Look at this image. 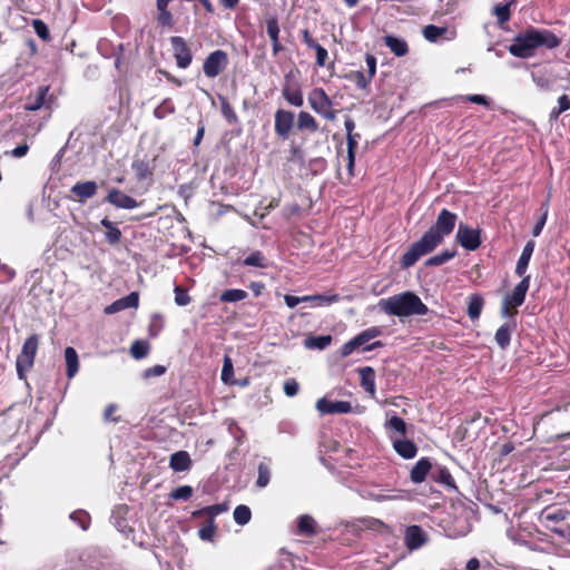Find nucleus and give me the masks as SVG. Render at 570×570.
<instances>
[{
	"instance_id": "obj_54",
	"label": "nucleus",
	"mask_w": 570,
	"mask_h": 570,
	"mask_svg": "<svg viewBox=\"0 0 570 570\" xmlns=\"http://www.w3.org/2000/svg\"><path fill=\"white\" fill-rule=\"evenodd\" d=\"M70 519L78 522L82 530H87L90 523V517L86 511H75L71 513Z\"/></svg>"
},
{
	"instance_id": "obj_60",
	"label": "nucleus",
	"mask_w": 570,
	"mask_h": 570,
	"mask_svg": "<svg viewBox=\"0 0 570 570\" xmlns=\"http://www.w3.org/2000/svg\"><path fill=\"white\" fill-rule=\"evenodd\" d=\"M166 367L164 365H155L150 368H147L141 373L142 379L148 380L151 377H157L164 375L166 373Z\"/></svg>"
},
{
	"instance_id": "obj_45",
	"label": "nucleus",
	"mask_w": 570,
	"mask_h": 570,
	"mask_svg": "<svg viewBox=\"0 0 570 570\" xmlns=\"http://www.w3.org/2000/svg\"><path fill=\"white\" fill-rule=\"evenodd\" d=\"M346 79H350L353 82H355L357 88L362 89V90L366 89V87L368 86V83L372 80L371 77H365V75L360 70L352 71L351 73L346 75Z\"/></svg>"
},
{
	"instance_id": "obj_8",
	"label": "nucleus",
	"mask_w": 570,
	"mask_h": 570,
	"mask_svg": "<svg viewBox=\"0 0 570 570\" xmlns=\"http://www.w3.org/2000/svg\"><path fill=\"white\" fill-rule=\"evenodd\" d=\"M228 65V55L222 50L217 49L213 52H209L203 63V71L206 78L214 79L216 78Z\"/></svg>"
},
{
	"instance_id": "obj_32",
	"label": "nucleus",
	"mask_w": 570,
	"mask_h": 570,
	"mask_svg": "<svg viewBox=\"0 0 570 570\" xmlns=\"http://www.w3.org/2000/svg\"><path fill=\"white\" fill-rule=\"evenodd\" d=\"M360 135L346 136L347 146V169L350 174H353V166H355V153L358 146Z\"/></svg>"
},
{
	"instance_id": "obj_24",
	"label": "nucleus",
	"mask_w": 570,
	"mask_h": 570,
	"mask_svg": "<svg viewBox=\"0 0 570 570\" xmlns=\"http://www.w3.org/2000/svg\"><path fill=\"white\" fill-rule=\"evenodd\" d=\"M361 376V386L365 392L370 393L372 397H374L376 387H375V372L372 367L365 366L358 370Z\"/></svg>"
},
{
	"instance_id": "obj_20",
	"label": "nucleus",
	"mask_w": 570,
	"mask_h": 570,
	"mask_svg": "<svg viewBox=\"0 0 570 570\" xmlns=\"http://www.w3.org/2000/svg\"><path fill=\"white\" fill-rule=\"evenodd\" d=\"M393 449L404 460H412L417 454V445L410 440L392 439Z\"/></svg>"
},
{
	"instance_id": "obj_40",
	"label": "nucleus",
	"mask_w": 570,
	"mask_h": 570,
	"mask_svg": "<svg viewBox=\"0 0 570 570\" xmlns=\"http://www.w3.org/2000/svg\"><path fill=\"white\" fill-rule=\"evenodd\" d=\"M456 255L455 250H443L432 257H429L425 262L426 266H441L451 261Z\"/></svg>"
},
{
	"instance_id": "obj_52",
	"label": "nucleus",
	"mask_w": 570,
	"mask_h": 570,
	"mask_svg": "<svg viewBox=\"0 0 570 570\" xmlns=\"http://www.w3.org/2000/svg\"><path fill=\"white\" fill-rule=\"evenodd\" d=\"M269 469L265 463L258 465V479H256V485L259 488H266L269 482Z\"/></svg>"
},
{
	"instance_id": "obj_19",
	"label": "nucleus",
	"mask_w": 570,
	"mask_h": 570,
	"mask_svg": "<svg viewBox=\"0 0 570 570\" xmlns=\"http://www.w3.org/2000/svg\"><path fill=\"white\" fill-rule=\"evenodd\" d=\"M534 246H535V243L532 239L528 240L525 246H523L522 252L517 262V267H515V274L519 277L527 276L525 275L527 268H529V264H530L531 257L533 255Z\"/></svg>"
},
{
	"instance_id": "obj_41",
	"label": "nucleus",
	"mask_w": 570,
	"mask_h": 570,
	"mask_svg": "<svg viewBox=\"0 0 570 570\" xmlns=\"http://www.w3.org/2000/svg\"><path fill=\"white\" fill-rule=\"evenodd\" d=\"M175 112V106L171 101V99L166 98L160 102L159 106H157L154 110V116L156 119H165L168 115H171Z\"/></svg>"
},
{
	"instance_id": "obj_51",
	"label": "nucleus",
	"mask_w": 570,
	"mask_h": 570,
	"mask_svg": "<svg viewBox=\"0 0 570 570\" xmlns=\"http://www.w3.org/2000/svg\"><path fill=\"white\" fill-rule=\"evenodd\" d=\"M31 26L35 33L39 36L41 40L48 41L50 39L48 27L43 20H32Z\"/></svg>"
},
{
	"instance_id": "obj_23",
	"label": "nucleus",
	"mask_w": 570,
	"mask_h": 570,
	"mask_svg": "<svg viewBox=\"0 0 570 570\" xmlns=\"http://www.w3.org/2000/svg\"><path fill=\"white\" fill-rule=\"evenodd\" d=\"M515 327V322H508L498 328L495 342L502 350H505L511 344V337Z\"/></svg>"
},
{
	"instance_id": "obj_2",
	"label": "nucleus",
	"mask_w": 570,
	"mask_h": 570,
	"mask_svg": "<svg viewBox=\"0 0 570 570\" xmlns=\"http://www.w3.org/2000/svg\"><path fill=\"white\" fill-rule=\"evenodd\" d=\"M561 45V39L549 30L531 28L514 37L508 50L518 58L528 59L534 55V50L543 47L552 50Z\"/></svg>"
},
{
	"instance_id": "obj_17",
	"label": "nucleus",
	"mask_w": 570,
	"mask_h": 570,
	"mask_svg": "<svg viewBox=\"0 0 570 570\" xmlns=\"http://www.w3.org/2000/svg\"><path fill=\"white\" fill-rule=\"evenodd\" d=\"M530 276H523L521 282L517 284L511 295H507L503 299L511 303L513 307L522 305L527 298V292L530 287Z\"/></svg>"
},
{
	"instance_id": "obj_39",
	"label": "nucleus",
	"mask_w": 570,
	"mask_h": 570,
	"mask_svg": "<svg viewBox=\"0 0 570 570\" xmlns=\"http://www.w3.org/2000/svg\"><path fill=\"white\" fill-rule=\"evenodd\" d=\"M332 342L330 335L312 336L305 341V346L311 350H325Z\"/></svg>"
},
{
	"instance_id": "obj_6",
	"label": "nucleus",
	"mask_w": 570,
	"mask_h": 570,
	"mask_svg": "<svg viewBox=\"0 0 570 570\" xmlns=\"http://www.w3.org/2000/svg\"><path fill=\"white\" fill-rule=\"evenodd\" d=\"M455 239L464 249L474 252L479 249L482 244L481 229L460 223L458 225Z\"/></svg>"
},
{
	"instance_id": "obj_16",
	"label": "nucleus",
	"mask_w": 570,
	"mask_h": 570,
	"mask_svg": "<svg viewBox=\"0 0 570 570\" xmlns=\"http://www.w3.org/2000/svg\"><path fill=\"white\" fill-rule=\"evenodd\" d=\"M97 193V184L94 180L86 181H77L71 187V197L79 202H86L88 198H91Z\"/></svg>"
},
{
	"instance_id": "obj_46",
	"label": "nucleus",
	"mask_w": 570,
	"mask_h": 570,
	"mask_svg": "<svg viewBox=\"0 0 570 570\" xmlns=\"http://www.w3.org/2000/svg\"><path fill=\"white\" fill-rule=\"evenodd\" d=\"M129 352H131L132 357L142 358L148 355L149 344L146 341H136L132 343Z\"/></svg>"
},
{
	"instance_id": "obj_14",
	"label": "nucleus",
	"mask_w": 570,
	"mask_h": 570,
	"mask_svg": "<svg viewBox=\"0 0 570 570\" xmlns=\"http://www.w3.org/2000/svg\"><path fill=\"white\" fill-rule=\"evenodd\" d=\"M455 30L446 27H438L435 24H428L423 28V36L429 42H438L440 39L452 40L455 38Z\"/></svg>"
},
{
	"instance_id": "obj_12",
	"label": "nucleus",
	"mask_w": 570,
	"mask_h": 570,
	"mask_svg": "<svg viewBox=\"0 0 570 570\" xmlns=\"http://www.w3.org/2000/svg\"><path fill=\"white\" fill-rule=\"evenodd\" d=\"M315 406L318 413L323 415L347 414L353 410L348 401H328L325 397L316 401Z\"/></svg>"
},
{
	"instance_id": "obj_36",
	"label": "nucleus",
	"mask_w": 570,
	"mask_h": 570,
	"mask_svg": "<svg viewBox=\"0 0 570 570\" xmlns=\"http://www.w3.org/2000/svg\"><path fill=\"white\" fill-rule=\"evenodd\" d=\"M233 518L239 525H245L250 521L252 512L248 505L238 504L234 509Z\"/></svg>"
},
{
	"instance_id": "obj_3",
	"label": "nucleus",
	"mask_w": 570,
	"mask_h": 570,
	"mask_svg": "<svg viewBox=\"0 0 570 570\" xmlns=\"http://www.w3.org/2000/svg\"><path fill=\"white\" fill-rule=\"evenodd\" d=\"M377 305L382 313L397 317L425 315L429 312L422 299L412 292L381 298Z\"/></svg>"
},
{
	"instance_id": "obj_53",
	"label": "nucleus",
	"mask_w": 570,
	"mask_h": 570,
	"mask_svg": "<svg viewBox=\"0 0 570 570\" xmlns=\"http://www.w3.org/2000/svg\"><path fill=\"white\" fill-rule=\"evenodd\" d=\"M266 33L271 40H276L279 38V24L277 18H267Z\"/></svg>"
},
{
	"instance_id": "obj_47",
	"label": "nucleus",
	"mask_w": 570,
	"mask_h": 570,
	"mask_svg": "<svg viewBox=\"0 0 570 570\" xmlns=\"http://www.w3.org/2000/svg\"><path fill=\"white\" fill-rule=\"evenodd\" d=\"M541 210H543V213H541V216L539 217L537 224L533 226V229H532V235L534 237H538L541 234V230L544 228V226L547 224L548 213H549L548 202H546L544 204L541 205Z\"/></svg>"
},
{
	"instance_id": "obj_21",
	"label": "nucleus",
	"mask_w": 570,
	"mask_h": 570,
	"mask_svg": "<svg viewBox=\"0 0 570 570\" xmlns=\"http://www.w3.org/2000/svg\"><path fill=\"white\" fill-rule=\"evenodd\" d=\"M432 471L433 466L431 465L430 460L422 458L413 465L410 472V479L413 483H422L425 480L426 474H431Z\"/></svg>"
},
{
	"instance_id": "obj_15",
	"label": "nucleus",
	"mask_w": 570,
	"mask_h": 570,
	"mask_svg": "<svg viewBox=\"0 0 570 570\" xmlns=\"http://www.w3.org/2000/svg\"><path fill=\"white\" fill-rule=\"evenodd\" d=\"M381 334L380 327H367L364 331H362L357 336L353 337L352 340L355 341L358 346H363V352H370L373 351L380 346H382L381 341H374L371 344H366L370 341L374 340Z\"/></svg>"
},
{
	"instance_id": "obj_56",
	"label": "nucleus",
	"mask_w": 570,
	"mask_h": 570,
	"mask_svg": "<svg viewBox=\"0 0 570 570\" xmlns=\"http://www.w3.org/2000/svg\"><path fill=\"white\" fill-rule=\"evenodd\" d=\"M453 101H455V102L470 101L475 105L488 106V100H487L485 96L479 95V94L468 95V96H458L456 98L453 99Z\"/></svg>"
},
{
	"instance_id": "obj_55",
	"label": "nucleus",
	"mask_w": 570,
	"mask_h": 570,
	"mask_svg": "<svg viewBox=\"0 0 570 570\" xmlns=\"http://www.w3.org/2000/svg\"><path fill=\"white\" fill-rule=\"evenodd\" d=\"M174 294H175V303H176V305H178V306H186L187 304H189L190 298H189V296L187 294V291L184 289L181 286L175 285Z\"/></svg>"
},
{
	"instance_id": "obj_48",
	"label": "nucleus",
	"mask_w": 570,
	"mask_h": 570,
	"mask_svg": "<svg viewBox=\"0 0 570 570\" xmlns=\"http://www.w3.org/2000/svg\"><path fill=\"white\" fill-rule=\"evenodd\" d=\"M233 374H234L233 361L230 357L224 356L223 367H222V373H220L222 382L225 384L230 383Z\"/></svg>"
},
{
	"instance_id": "obj_4",
	"label": "nucleus",
	"mask_w": 570,
	"mask_h": 570,
	"mask_svg": "<svg viewBox=\"0 0 570 570\" xmlns=\"http://www.w3.org/2000/svg\"><path fill=\"white\" fill-rule=\"evenodd\" d=\"M58 107V98L55 94L50 92L49 86H38L28 94L24 100L23 108L28 111H36L45 109L47 118L50 117L51 111Z\"/></svg>"
},
{
	"instance_id": "obj_49",
	"label": "nucleus",
	"mask_w": 570,
	"mask_h": 570,
	"mask_svg": "<svg viewBox=\"0 0 570 570\" xmlns=\"http://www.w3.org/2000/svg\"><path fill=\"white\" fill-rule=\"evenodd\" d=\"M191 494H193V488L189 485H183V487L175 488L170 492V499L176 500V501H179V500L187 501V500H189Z\"/></svg>"
},
{
	"instance_id": "obj_50",
	"label": "nucleus",
	"mask_w": 570,
	"mask_h": 570,
	"mask_svg": "<svg viewBox=\"0 0 570 570\" xmlns=\"http://www.w3.org/2000/svg\"><path fill=\"white\" fill-rule=\"evenodd\" d=\"M228 511V504L227 503H216L213 505H207L203 508L199 512L204 513L206 515H209L212 518H215L224 512Z\"/></svg>"
},
{
	"instance_id": "obj_11",
	"label": "nucleus",
	"mask_w": 570,
	"mask_h": 570,
	"mask_svg": "<svg viewBox=\"0 0 570 570\" xmlns=\"http://www.w3.org/2000/svg\"><path fill=\"white\" fill-rule=\"evenodd\" d=\"M106 200L114 207L125 210H134L140 206L141 203L137 202L132 196L124 194L117 188L109 190Z\"/></svg>"
},
{
	"instance_id": "obj_62",
	"label": "nucleus",
	"mask_w": 570,
	"mask_h": 570,
	"mask_svg": "<svg viewBox=\"0 0 570 570\" xmlns=\"http://www.w3.org/2000/svg\"><path fill=\"white\" fill-rule=\"evenodd\" d=\"M315 50V53H316V65L318 67H324L326 65V60H327V57H328V52H327V49L322 47V46H316L314 47Z\"/></svg>"
},
{
	"instance_id": "obj_59",
	"label": "nucleus",
	"mask_w": 570,
	"mask_h": 570,
	"mask_svg": "<svg viewBox=\"0 0 570 570\" xmlns=\"http://www.w3.org/2000/svg\"><path fill=\"white\" fill-rule=\"evenodd\" d=\"M299 385L295 379H287L284 382L283 391L286 396L294 397L298 393Z\"/></svg>"
},
{
	"instance_id": "obj_61",
	"label": "nucleus",
	"mask_w": 570,
	"mask_h": 570,
	"mask_svg": "<svg viewBox=\"0 0 570 570\" xmlns=\"http://www.w3.org/2000/svg\"><path fill=\"white\" fill-rule=\"evenodd\" d=\"M532 79L535 86L541 90H549L551 87V81L544 75H538L535 72L532 73Z\"/></svg>"
},
{
	"instance_id": "obj_1",
	"label": "nucleus",
	"mask_w": 570,
	"mask_h": 570,
	"mask_svg": "<svg viewBox=\"0 0 570 570\" xmlns=\"http://www.w3.org/2000/svg\"><path fill=\"white\" fill-rule=\"evenodd\" d=\"M458 215L450 209L440 210L435 224L429 227L421 239L414 242L403 254L401 264L403 268L415 265L422 256L433 253L450 236L456 225Z\"/></svg>"
},
{
	"instance_id": "obj_26",
	"label": "nucleus",
	"mask_w": 570,
	"mask_h": 570,
	"mask_svg": "<svg viewBox=\"0 0 570 570\" xmlns=\"http://www.w3.org/2000/svg\"><path fill=\"white\" fill-rule=\"evenodd\" d=\"M65 362H66V375L69 379H72L79 368V361L76 350L72 346H67L63 352Z\"/></svg>"
},
{
	"instance_id": "obj_9",
	"label": "nucleus",
	"mask_w": 570,
	"mask_h": 570,
	"mask_svg": "<svg viewBox=\"0 0 570 570\" xmlns=\"http://www.w3.org/2000/svg\"><path fill=\"white\" fill-rule=\"evenodd\" d=\"M170 46L178 68L186 69L191 63V52L180 36L170 37Z\"/></svg>"
},
{
	"instance_id": "obj_58",
	"label": "nucleus",
	"mask_w": 570,
	"mask_h": 570,
	"mask_svg": "<svg viewBox=\"0 0 570 570\" xmlns=\"http://www.w3.org/2000/svg\"><path fill=\"white\" fill-rule=\"evenodd\" d=\"M16 276V271L0 263V284H9Z\"/></svg>"
},
{
	"instance_id": "obj_18",
	"label": "nucleus",
	"mask_w": 570,
	"mask_h": 570,
	"mask_svg": "<svg viewBox=\"0 0 570 570\" xmlns=\"http://www.w3.org/2000/svg\"><path fill=\"white\" fill-rule=\"evenodd\" d=\"M139 303V297L136 292L129 293L124 298H118L117 301H114L110 305H108L105 309V313L112 314V313H119L127 308H136Z\"/></svg>"
},
{
	"instance_id": "obj_33",
	"label": "nucleus",
	"mask_w": 570,
	"mask_h": 570,
	"mask_svg": "<svg viewBox=\"0 0 570 570\" xmlns=\"http://www.w3.org/2000/svg\"><path fill=\"white\" fill-rule=\"evenodd\" d=\"M307 297L309 299H307L306 302H312L314 306H328L341 299L338 294H315L308 295Z\"/></svg>"
},
{
	"instance_id": "obj_44",
	"label": "nucleus",
	"mask_w": 570,
	"mask_h": 570,
	"mask_svg": "<svg viewBox=\"0 0 570 570\" xmlns=\"http://www.w3.org/2000/svg\"><path fill=\"white\" fill-rule=\"evenodd\" d=\"M386 429L395 431L397 434L404 436L406 434V423L400 416L393 414L386 422Z\"/></svg>"
},
{
	"instance_id": "obj_37",
	"label": "nucleus",
	"mask_w": 570,
	"mask_h": 570,
	"mask_svg": "<svg viewBox=\"0 0 570 570\" xmlns=\"http://www.w3.org/2000/svg\"><path fill=\"white\" fill-rule=\"evenodd\" d=\"M157 9L156 21L159 27L171 28L174 24V17L169 10V7H160Z\"/></svg>"
},
{
	"instance_id": "obj_7",
	"label": "nucleus",
	"mask_w": 570,
	"mask_h": 570,
	"mask_svg": "<svg viewBox=\"0 0 570 570\" xmlns=\"http://www.w3.org/2000/svg\"><path fill=\"white\" fill-rule=\"evenodd\" d=\"M38 345L39 337L36 334L29 336L24 341L22 351H20V354L17 356L16 361L17 373L20 375V379L23 377L24 368H30L32 366Z\"/></svg>"
},
{
	"instance_id": "obj_29",
	"label": "nucleus",
	"mask_w": 570,
	"mask_h": 570,
	"mask_svg": "<svg viewBox=\"0 0 570 570\" xmlns=\"http://www.w3.org/2000/svg\"><path fill=\"white\" fill-rule=\"evenodd\" d=\"M432 479L444 487L455 489L454 479L445 466L436 465L432 471Z\"/></svg>"
},
{
	"instance_id": "obj_25",
	"label": "nucleus",
	"mask_w": 570,
	"mask_h": 570,
	"mask_svg": "<svg viewBox=\"0 0 570 570\" xmlns=\"http://www.w3.org/2000/svg\"><path fill=\"white\" fill-rule=\"evenodd\" d=\"M383 42H385V46L391 49V51L396 57H403L407 53L409 48L407 43L403 38H399L392 35H386L383 37Z\"/></svg>"
},
{
	"instance_id": "obj_38",
	"label": "nucleus",
	"mask_w": 570,
	"mask_h": 570,
	"mask_svg": "<svg viewBox=\"0 0 570 570\" xmlns=\"http://www.w3.org/2000/svg\"><path fill=\"white\" fill-rule=\"evenodd\" d=\"M483 308V298L479 295H472L468 305V314L471 320L479 318Z\"/></svg>"
},
{
	"instance_id": "obj_34",
	"label": "nucleus",
	"mask_w": 570,
	"mask_h": 570,
	"mask_svg": "<svg viewBox=\"0 0 570 570\" xmlns=\"http://www.w3.org/2000/svg\"><path fill=\"white\" fill-rule=\"evenodd\" d=\"M247 297H248V294L246 291L239 289V288H230V289H225L220 294L219 299L225 303H235L238 301H243Z\"/></svg>"
},
{
	"instance_id": "obj_22",
	"label": "nucleus",
	"mask_w": 570,
	"mask_h": 570,
	"mask_svg": "<svg viewBox=\"0 0 570 570\" xmlns=\"http://www.w3.org/2000/svg\"><path fill=\"white\" fill-rule=\"evenodd\" d=\"M169 466L174 472H185L191 466V459L186 451H178L170 455Z\"/></svg>"
},
{
	"instance_id": "obj_63",
	"label": "nucleus",
	"mask_w": 570,
	"mask_h": 570,
	"mask_svg": "<svg viewBox=\"0 0 570 570\" xmlns=\"http://www.w3.org/2000/svg\"><path fill=\"white\" fill-rule=\"evenodd\" d=\"M358 347H360L358 344L354 340L348 341L347 343L343 344V346L341 348L342 357H347V356L352 355L353 352Z\"/></svg>"
},
{
	"instance_id": "obj_30",
	"label": "nucleus",
	"mask_w": 570,
	"mask_h": 570,
	"mask_svg": "<svg viewBox=\"0 0 570 570\" xmlns=\"http://www.w3.org/2000/svg\"><path fill=\"white\" fill-rule=\"evenodd\" d=\"M101 226L106 228V240L110 244H117L121 239V230L117 227L115 223L105 217L101 220Z\"/></svg>"
},
{
	"instance_id": "obj_64",
	"label": "nucleus",
	"mask_w": 570,
	"mask_h": 570,
	"mask_svg": "<svg viewBox=\"0 0 570 570\" xmlns=\"http://www.w3.org/2000/svg\"><path fill=\"white\" fill-rule=\"evenodd\" d=\"M307 299H311L308 297H296V296H293V295H285L284 296V302L286 304L287 307L289 308H294L296 307L299 303L302 302H306Z\"/></svg>"
},
{
	"instance_id": "obj_5",
	"label": "nucleus",
	"mask_w": 570,
	"mask_h": 570,
	"mask_svg": "<svg viewBox=\"0 0 570 570\" xmlns=\"http://www.w3.org/2000/svg\"><path fill=\"white\" fill-rule=\"evenodd\" d=\"M308 105L314 112L328 121L337 119V110L333 108V101L323 88H314L308 94Z\"/></svg>"
},
{
	"instance_id": "obj_43",
	"label": "nucleus",
	"mask_w": 570,
	"mask_h": 570,
	"mask_svg": "<svg viewBox=\"0 0 570 570\" xmlns=\"http://www.w3.org/2000/svg\"><path fill=\"white\" fill-rule=\"evenodd\" d=\"M219 100L223 118L226 119L229 124H237V116L235 114L234 108L229 105L228 100L222 96H219Z\"/></svg>"
},
{
	"instance_id": "obj_27",
	"label": "nucleus",
	"mask_w": 570,
	"mask_h": 570,
	"mask_svg": "<svg viewBox=\"0 0 570 570\" xmlns=\"http://www.w3.org/2000/svg\"><path fill=\"white\" fill-rule=\"evenodd\" d=\"M296 126L301 131L316 132L318 129V124L315 118L305 110L298 112Z\"/></svg>"
},
{
	"instance_id": "obj_42",
	"label": "nucleus",
	"mask_w": 570,
	"mask_h": 570,
	"mask_svg": "<svg viewBox=\"0 0 570 570\" xmlns=\"http://www.w3.org/2000/svg\"><path fill=\"white\" fill-rule=\"evenodd\" d=\"M132 169L136 174V177L139 181L145 180L149 176H151V168L148 161L145 160H136L132 164Z\"/></svg>"
},
{
	"instance_id": "obj_31",
	"label": "nucleus",
	"mask_w": 570,
	"mask_h": 570,
	"mask_svg": "<svg viewBox=\"0 0 570 570\" xmlns=\"http://www.w3.org/2000/svg\"><path fill=\"white\" fill-rule=\"evenodd\" d=\"M240 264L247 267L255 268H267L268 266L266 256L259 250L253 252L246 258L242 259Z\"/></svg>"
},
{
	"instance_id": "obj_57",
	"label": "nucleus",
	"mask_w": 570,
	"mask_h": 570,
	"mask_svg": "<svg viewBox=\"0 0 570 570\" xmlns=\"http://www.w3.org/2000/svg\"><path fill=\"white\" fill-rule=\"evenodd\" d=\"M494 14L501 24L508 21V19L511 18V10L509 9V4H495Z\"/></svg>"
},
{
	"instance_id": "obj_10",
	"label": "nucleus",
	"mask_w": 570,
	"mask_h": 570,
	"mask_svg": "<svg viewBox=\"0 0 570 570\" xmlns=\"http://www.w3.org/2000/svg\"><path fill=\"white\" fill-rule=\"evenodd\" d=\"M428 540V533L417 524L409 525L404 532V544L409 551L423 548Z\"/></svg>"
},
{
	"instance_id": "obj_35",
	"label": "nucleus",
	"mask_w": 570,
	"mask_h": 570,
	"mask_svg": "<svg viewBox=\"0 0 570 570\" xmlns=\"http://www.w3.org/2000/svg\"><path fill=\"white\" fill-rule=\"evenodd\" d=\"M284 99L287 101V104L294 106V107H302L303 106V95L299 89H293L289 87H285L282 91Z\"/></svg>"
},
{
	"instance_id": "obj_13",
	"label": "nucleus",
	"mask_w": 570,
	"mask_h": 570,
	"mask_svg": "<svg viewBox=\"0 0 570 570\" xmlns=\"http://www.w3.org/2000/svg\"><path fill=\"white\" fill-rule=\"evenodd\" d=\"M295 115L293 111L277 109L275 114V132L283 139L291 135L294 125Z\"/></svg>"
},
{
	"instance_id": "obj_28",
	"label": "nucleus",
	"mask_w": 570,
	"mask_h": 570,
	"mask_svg": "<svg viewBox=\"0 0 570 570\" xmlns=\"http://www.w3.org/2000/svg\"><path fill=\"white\" fill-rule=\"evenodd\" d=\"M297 533L302 535L312 537L317 533L316 521L308 514H303L297 518Z\"/></svg>"
}]
</instances>
